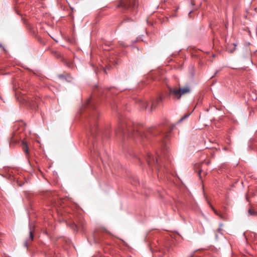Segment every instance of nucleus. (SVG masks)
Listing matches in <instances>:
<instances>
[{"mask_svg": "<svg viewBox=\"0 0 257 257\" xmlns=\"http://www.w3.org/2000/svg\"><path fill=\"white\" fill-rule=\"evenodd\" d=\"M144 130L142 127H140L139 130H134L133 132L127 128H124L123 126H121L116 131V133H121L123 135H127L130 138L140 137L142 139L147 138V136L146 133L143 132Z\"/></svg>", "mask_w": 257, "mask_h": 257, "instance_id": "nucleus-1", "label": "nucleus"}, {"mask_svg": "<svg viewBox=\"0 0 257 257\" xmlns=\"http://www.w3.org/2000/svg\"><path fill=\"white\" fill-rule=\"evenodd\" d=\"M248 213L250 215H257L256 212L254 210L252 209V208H249L248 210Z\"/></svg>", "mask_w": 257, "mask_h": 257, "instance_id": "nucleus-9", "label": "nucleus"}, {"mask_svg": "<svg viewBox=\"0 0 257 257\" xmlns=\"http://www.w3.org/2000/svg\"><path fill=\"white\" fill-rule=\"evenodd\" d=\"M138 6V2L136 0H120L117 7H120L124 10L131 9L135 10Z\"/></svg>", "mask_w": 257, "mask_h": 257, "instance_id": "nucleus-3", "label": "nucleus"}, {"mask_svg": "<svg viewBox=\"0 0 257 257\" xmlns=\"http://www.w3.org/2000/svg\"><path fill=\"white\" fill-rule=\"evenodd\" d=\"M190 115V113L185 114L183 117H182L180 120H179V122H180L184 120L185 119L187 118Z\"/></svg>", "mask_w": 257, "mask_h": 257, "instance_id": "nucleus-11", "label": "nucleus"}, {"mask_svg": "<svg viewBox=\"0 0 257 257\" xmlns=\"http://www.w3.org/2000/svg\"><path fill=\"white\" fill-rule=\"evenodd\" d=\"M169 89L170 94L177 99H180L182 96L190 92V88L189 86L179 88L170 87Z\"/></svg>", "mask_w": 257, "mask_h": 257, "instance_id": "nucleus-2", "label": "nucleus"}, {"mask_svg": "<svg viewBox=\"0 0 257 257\" xmlns=\"http://www.w3.org/2000/svg\"><path fill=\"white\" fill-rule=\"evenodd\" d=\"M233 48L232 49H229V48H227V51L229 52L230 53H233L235 50L236 49V44L233 43Z\"/></svg>", "mask_w": 257, "mask_h": 257, "instance_id": "nucleus-12", "label": "nucleus"}, {"mask_svg": "<svg viewBox=\"0 0 257 257\" xmlns=\"http://www.w3.org/2000/svg\"><path fill=\"white\" fill-rule=\"evenodd\" d=\"M72 227H73V228H74V227H77V226H76V225L75 223H74V224H73V225H72Z\"/></svg>", "mask_w": 257, "mask_h": 257, "instance_id": "nucleus-15", "label": "nucleus"}, {"mask_svg": "<svg viewBox=\"0 0 257 257\" xmlns=\"http://www.w3.org/2000/svg\"><path fill=\"white\" fill-rule=\"evenodd\" d=\"M22 146H23V151L25 153V154L26 155V157L27 158H28L29 154V151L28 145L27 144V143L23 141L22 142Z\"/></svg>", "mask_w": 257, "mask_h": 257, "instance_id": "nucleus-7", "label": "nucleus"}, {"mask_svg": "<svg viewBox=\"0 0 257 257\" xmlns=\"http://www.w3.org/2000/svg\"><path fill=\"white\" fill-rule=\"evenodd\" d=\"M142 107L147 108L148 105V103L147 101H141L140 102Z\"/></svg>", "mask_w": 257, "mask_h": 257, "instance_id": "nucleus-10", "label": "nucleus"}, {"mask_svg": "<svg viewBox=\"0 0 257 257\" xmlns=\"http://www.w3.org/2000/svg\"><path fill=\"white\" fill-rule=\"evenodd\" d=\"M98 112H95V114H93V116L91 117V120L90 122V128H89V133L91 135L94 136L97 131V125L95 122L96 118L97 117Z\"/></svg>", "mask_w": 257, "mask_h": 257, "instance_id": "nucleus-4", "label": "nucleus"}, {"mask_svg": "<svg viewBox=\"0 0 257 257\" xmlns=\"http://www.w3.org/2000/svg\"><path fill=\"white\" fill-rule=\"evenodd\" d=\"M91 102V98L88 99L87 100V102H86V104L88 105Z\"/></svg>", "mask_w": 257, "mask_h": 257, "instance_id": "nucleus-14", "label": "nucleus"}, {"mask_svg": "<svg viewBox=\"0 0 257 257\" xmlns=\"http://www.w3.org/2000/svg\"><path fill=\"white\" fill-rule=\"evenodd\" d=\"M146 161L149 165H151L153 163H156L157 165L159 164V159L156 158L155 159L153 158V157L151 154H148Z\"/></svg>", "mask_w": 257, "mask_h": 257, "instance_id": "nucleus-6", "label": "nucleus"}, {"mask_svg": "<svg viewBox=\"0 0 257 257\" xmlns=\"http://www.w3.org/2000/svg\"><path fill=\"white\" fill-rule=\"evenodd\" d=\"M163 101V97L161 96H159L155 100L152 102V105L150 111H152L153 109H155L158 106H159L162 103Z\"/></svg>", "mask_w": 257, "mask_h": 257, "instance_id": "nucleus-5", "label": "nucleus"}, {"mask_svg": "<svg viewBox=\"0 0 257 257\" xmlns=\"http://www.w3.org/2000/svg\"><path fill=\"white\" fill-rule=\"evenodd\" d=\"M29 228H30V232H29V234H30V238H29V239L27 241H28L29 240H30V241H32L33 240V230H34V226H32L31 225H30L29 226Z\"/></svg>", "mask_w": 257, "mask_h": 257, "instance_id": "nucleus-8", "label": "nucleus"}, {"mask_svg": "<svg viewBox=\"0 0 257 257\" xmlns=\"http://www.w3.org/2000/svg\"><path fill=\"white\" fill-rule=\"evenodd\" d=\"M210 207L212 208V209L214 211V212H215V214H218L217 212V211L214 209V208L212 206V205L210 204L209 203H208Z\"/></svg>", "mask_w": 257, "mask_h": 257, "instance_id": "nucleus-13", "label": "nucleus"}]
</instances>
